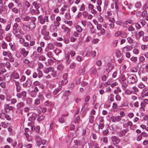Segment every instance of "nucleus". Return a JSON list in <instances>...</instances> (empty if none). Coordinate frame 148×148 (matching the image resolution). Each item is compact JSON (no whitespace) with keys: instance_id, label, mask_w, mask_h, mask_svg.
Returning a JSON list of instances; mask_svg holds the SVG:
<instances>
[{"instance_id":"41","label":"nucleus","mask_w":148,"mask_h":148,"mask_svg":"<svg viewBox=\"0 0 148 148\" xmlns=\"http://www.w3.org/2000/svg\"><path fill=\"white\" fill-rule=\"evenodd\" d=\"M38 99H39V100L41 101H42L44 99V96L43 95H42L41 94H39L38 95Z\"/></svg>"},{"instance_id":"50","label":"nucleus","mask_w":148,"mask_h":148,"mask_svg":"<svg viewBox=\"0 0 148 148\" xmlns=\"http://www.w3.org/2000/svg\"><path fill=\"white\" fill-rule=\"evenodd\" d=\"M135 26L137 29H139L141 28V26L138 23H135Z\"/></svg>"},{"instance_id":"26","label":"nucleus","mask_w":148,"mask_h":148,"mask_svg":"<svg viewBox=\"0 0 148 148\" xmlns=\"http://www.w3.org/2000/svg\"><path fill=\"white\" fill-rule=\"evenodd\" d=\"M65 17L66 19L68 20H69L71 18V16L69 13V12H66L65 15Z\"/></svg>"},{"instance_id":"19","label":"nucleus","mask_w":148,"mask_h":148,"mask_svg":"<svg viewBox=\"0 0 148 148\" xmlns=\"http://www.w3.org/2000/svg\"><path fill=\"white\" fill-rule=\"evenodd\" d=\"M32 5L34 6L35 8L36 9H38L40 6V4L39 3H37L36 1H34L32 3Z\"/></svg>"},{"instance_id":"23","label":"nucleus","mask_w":148,"mask_h":148,"mask_svg":"<svg viewBox=\"0 0 148 148\" xmlns=\"http://www.w3.org/2000/svg\"><path fill=\"white\" fill-rule=\"evenodd\" d=\"M23 29L25 31H29L30 30L29 29V25L23 24Z\"/></svg>"},{"instance_id":"9","label":"nucleus","mask_w":148,"mask_h":148,"mask_svg":"<svg viewBox=\"0 0 148 148\" xmlns=\"http://www.w3.org/2000/svg\"><path fill=\"white\" fill-rule=\"evenodd\" d=\"M63 77V79L61 81V84L62 85H65L68 82V80L66 79L67 74H64Z\"/></svg>"},{"instance_id":"35","label":"nucleus","mask_w":148,"mask_h":148,"mask_svg":"<svg viewBox=\"0 0 148 148\" xmlns=\"http://www.w3.org/2000/svg\"><path fill=\"white\" fill-rule=\"evenodd\" d=\"M26 103L28 104H30L32 102V99L30 98H27L26 100Z\"/></svg>"},{"instance_id":"37","label":"nucleus","mask_w":148,"mask_h":148,"mask_svg":"<svg viewBox=\"0 0 148 148\" xmlns=\"http://www.w3.org/2000/svg\"><path fill=\"white\" fill-rule=\"evenodd\" d=\"M38 68L39 69H41L43 68L44 65L41 62H39L38 63Z\"/></svg>"},{"instance_id":"36","label":"nucleus","mask_w":148,"mask_h":148,"mask_svg":"<svg viewBox=\"0 0 148 148\" xmlns=\"http://www.w3.org/2000/svg\"><path fill=\"white\" fill-rule=\"evenodd\" d=\"M12 11L15 13L17 14L18 13V10L16 7H14L11 9Z\"/></svg>"},{"instance_id":"21","label":"nucleus","mask_w":148,"mask_h":148,"mask_svg":"<svg viewBox=\"0 0 148 148\" xmlns=\"http://www.w3.org/2000/svg\"><path fill=\"white\" fill-rule=\"evenodd\" d=\"M121 92V90L119 87H117L114 91V93L116 95L119 94V92Z\"/></svg>"},{"instance_id":"8","label":"nucleus","mask_w":148,"mask_h":148,"mask_svg":"<svg viewBox=\"0 0 148 148\" xmlns=\"http://www.w3.org/2000/svg\"><path fill=\"white\" fill-rule=\"evenodd\" d=\"M32 84V82L30 79H28L25 84H23L24 87H29Z\"/></svg>"},{"instance_id":"4","label":"nucleus","mask_w":148,"mask_h":148,"mask_svg":"<svg viewBox=\"0 0 148 148\" xmlns=\"http://www.w3.org/2000/svg\"><path fill=\"white\" fill-rule=\"evenodd\" d=\"M36 17L34 16H32L30 17L29 16H26L22 18V19L24 21H28L31 20V21H34L35 20V19Z\"/></svg>"},{"instance_id":"20","label":"nucleus","mask_w":148,"mask_h":148,"mask_svg":"<svg viewBox=\"0 0 148 148\" xmlns=\"http://www.w3.org/2000/svg\"><path fill=\"white\" fill-rule=\"evenodd\" d=\"M88 103H85L84 104V106L82 109V110L84 109V110H88L89 109L88 108Z\"/></svg>"},{"instance_id":"39","label":"nucleus","mask_w":148,"mask_h":148,"mask_svg":"<svg viewBox=\"0 0 148 148\" xmlns=\"http://www.w3.org/2000/svg\"><path fill=\"white\" fill-rule=\"evenodd\" d=\"M99 129H102L103 128L104 126H105V124L104 123H99Z\"/></svg>"},{"instance_id":"2","label":"nucleus","mask_w":148,"mask_h":148,"mask_svg":"<svg viewBox=\"0 0 148 148\" xmlns=\"http://www.w3.org/2000/svg\"><path fill=\"white\" fill-rule=\"evenodd\" d=\"M38 19L40 23L41 24H44L45 22H47L49 21L48 16H47L43 17V16L40 15L38 16Z\"/></svg>"},{"instance_id":"55","label":"nucleus","mask_w":148,"mask_h":148,"mask_svg":"<svg viewBox=\"0 0 148 148\" xmlns=\"http://www.w3.org/2000/svg\"><path fill=\"white\" fill-rule=\"evenodd\" d=\"M148 8V3H146L143 7V9L145 10Z\"/></svg>"},{"instance_id":"14","label":"nucleus","mask_w":148,"mask_h":148,"mask_svg":"<svg viewBox=\"0 0 148 148\" xmlns=\"http://www.w3.org/2000/svg\"><path fill=\"white\" fill-rule=\"evenodd\" d=\"M25 103L23 102H20L18 103L16 105L17 108L18 109H21L22 107H24L25 106Z\"/></svg>"},{"instance_id":"62","label":"nucleus","mask_w":148,"mask_h":148,"mask_svg":"<svg viewBox=\"0 0 148 148\" xmlns=\"http://www.w3.org/2000/svg\"><path fill=\"white\" fill-rule=\"evenodd\" d=\"M46 40H48L50 39V36L49 35H45L43 37Z\"/></svg>"},{"instance_id":"42","label":"nucleus","mask_w":148,"mask_h":148,"mask_svg":"<svg viewBox=\"0 0 148 148\" xmlns=\"http://www.w3.org/2000/svg\"><path fill=\"white\" fill-rule=\"evenodd\" d=\"M12 1L18 5H20L21 3V0H12Z\"/></svg>"},{"instance_id":"12","label":"nucleus","mask_w":148,"mask_h":148,"mask_svg":"<svg viewBox=\"0 0 148 148\" xmlns=\"http://www.w3.org/2000/svg\"><path fill=\"white\" fill-rule=\"evenodd\" d=\"M20 53L23 54V57H25L28 55V51H26L24 48H23L21 49Z\"/></svg>"},{"instance_id":"18","label":"nucleus","mask_w":148,"mask_h":148,"mask_svg":"<svg viewBox=\"0 0 148 148\" xmlns=\"http://www.w3.org/2000/svg\"><path fill=\"white\" fill-rule=\"evenodd\" d=\"M12 77L15 79H18L19 78V74L17 73H14L12 75Z\"/></svg>"},{"instance_id":"11","label":"nucleus","mask_w":148,"mask_h":148,"mask_svg":"<svg viewBox=\"0 0 148 148\" xmlns=\"http://www.w3.org/2000/svg\"><path fill=\"white\" fill-rule=\"evenodd\" d=\"M38 116V115L35 113H33L31 116V117H29V120L31 121L34 120L36 119V118Z\"/></svg>"},{"instance_id":"7","label":"nucleus","mask_w":148,"mask_h":148,"mask_svg":"<svg viewBox=\"0 0 148 148\" xmlns=\"http://www.w3.org/2000/svg\"><path fill=\"white\" fill-rule=\"evenodd\" d=\"M54 71V69L52 67L45 68L44 69L43 72L45 73L48 74L50 72H53Z\"/></svg>"},{"instance_id":"10","label":"nucleus","mask_w":148,"mask_h":148,"mask_svg":"<svg viewBox=\"0 0 148 148\" xmlns=\"http://www.w3.org/2000/svg\"><path fill=\"white\" fill-rule=\"evenodd\" d=\"M7 13L6 8L5 7L1 6H0V14L3 15H4Z\"/></svg>"},{"instance_id":"28","label":"nucleus","mask_w":148,"mask_h":148,"mask_svg":"<svg viewBox=\"0 0 148 148\" xmlns=\"http://www.w3.org/2000/svg\"><path fill=\"white\" fill-rule=\"evenodd\" d=\"M37 72L38 73V77L39 78H40L42 77L43 75V74L42 71L39 70L38 69H37Z\"/></svg>"},{"instance_id":"49","label":"nucleus","mask_w":148,"mask_h":148,"mask_svg":"<svg viewBox=\"0 0 148 148\" xmlns=\"http://www.w3.org/2000/svg\"><path fill=\"white\" fill-rule=\"evenodd\" d=\"M76 66V64L75 63H72L70 64V67L71 69H73Z\"/></svg>"},{"instance_id":"43","label":"nucleus","mask_w":148,"mask_h":148,"mask_svg":"<svg viewBox=\"0 0 148 148\" xmlns=\"http://www.w3.org/2000/svg\"><path fill=\"white\" fill-rule=\"evenodd\" d=\"M145 86L141 83H139L138 87L140 88H143L145 87Z\"/></svg>"},{"instance_id":"5","label":"nucleus","mask_w":148,"mask_h":148,"mask_svg":"<svg viewBox=\"0 0 148 148\" xmlns=\"http://www.w3.org/2000/svg\"><path fill=\"white\" fill-rule=\"evenodd\" d=\"M17 93L16 94V96L19 98H22L26 97L27 94L26 92L25 91H23L21 92Z\"/></svg>"},{"instance_id":"48","label":"nucleus","mask_w":148,"mask_h":148,"mask_svg":"<svg viewBox=\"0 0 148 148\" xmlns=\"http://www.w3.org/2000/svg\"><path fill=\"white\" fill-rule=\"evenodd\" d=\"M70 31L69 28L67 27H65L64 29V32L66 33H69Z\"/></svg>"},{"instance_id":"31","label":"nucleus","mask_w":148,"mask_h":148,"mask_svg":"<svg viewBox=\"0 0 148 148\" xmlns=\"http://www.w3.org/2000/svg\"><path fill=\"white\" fill-rule=\"evenodd\" d=\"M76 29L77 31L78 32H81L82 31V28L79 25H77L76 27Z\"/></svg>"},{"instance_id":"38","label":"nucleus","mask_w":148,"mask_h":148,"mask_svg":"<svg viewBox=\"0 0 148 148\" xmlns=\"http://www.w3.org/2000/svg\"><path fill=\"white\" fill-rule=\"evenodd\" d=\"M14 4L12 2H10L9 3L8 7L9 9H12L14 7Z\"/></svg>"},{"instance_id":"29","label":"nucleus","mask_w":148,"mask_h":148,"mask_svg":"<svg viewBox=\"0 0 148 148\" xmlns=\"http://www.w3.org/2000/svg\"><path fill=\"white\" fill-rule=\"evenodd\" d=\"M38 60L41 61H44L46 60V58L44 56L41 55L38 57Z\"/></svg>"},{"instance_id":"25","label":"nucleus","mask_w":148,"mask_h":148,"mask_svg":"<svg viewBox=\"0 0 148 148\" xmlns=\"http://www.w3.org/2000/svg\"><path fill=\"white\" fill-rule=\"evenodd\" d=\"M4 35V32L3 30L2 29L0 30V40H2L3 39Z\"/></svg>"},{"instance_id":"51","label":"nucleus","mask_w":148,"mask_h":148,"mask_svg":"<svg viewBox=\"0 0 148 148\" xmlns=\"http://www.w3.org/2000/svg\"><path fill=\"white\" fill-rule=\"evenodd\" d=\"M127 23H128L130 24H132L133 22H132V20L130 19H128L126 20L125 21V24L126 25H127Z\"/></svg>"},{"instance_id":"61","label":"nucleus","mask_w":148,"mask_h":148,"mask_svg":"<svg viewBox=\"0 0 148 148\" xmlns=\"http://www.w3.org/2000/svg\"><path fill=\"white\" fill-rule=\"evenodd\" d=\"M127 34L125 32H124L121 34V36L123 38H125L126 37Z\"/></svg>"},{"instance_id":"64","label":"nucleus","mask_w":148,"mask_h":148,"mask_svg":"<svg viewBox=\"0 0 148 148\" xmlns=\"http://www.w3.org/2000/svg\"><path fill=\"white\" fill-rule=\"evenodd\" d=\"M143 40L144 42L148 41V36H143Z\"/></svg>"},{"instance_id":"60","label":"nucleus","mask_w":148,"mask_h":148,"mask_svg":"<svg viewBox=\"0 0 148 148\" xmlns=\"http://www.w3.org/2000/svg\"><path fill=\"white\" fill-rule=\"evenodd\" d=\"M58 121L61 123H63L65 122L64 119L62 117L59 118L58 119Z\"/></svg>"},{"instance_id":"63","label":"nucleus","mask_w":148,"mask_h":148,"mask_svg":"<svg viewBox=\"0 0 148 148\" xmlns=\"http://www.w3.org/2000/svg\"><path fill=\"white\" fill-rule=\"evenodd\" d=\"M147 11L145 10H144L143 11L142 14V16L143 17H145L146 16V15H147Z\"/></svg>"},{"instance_id":"44","label":"nucleus","mask_w":148,"mask_h":148,"mask_svg":"<svg viewBox=\"0 0 148 148\" xmlns=\"http://www.w3.org/2000/svg\"><path fill=\"white\" fill-rule=\"evenodd\" d=\"M30 12L32 15H36L35 10L33 9H31L30 10Z\"/></svg>"},{"instance_id":"27","label":"nucleus","mask_w":148,"mask_h":148,"mask_svg":"<svg viewBox=\"0 0 148 148\" xmlns=\"http://www.w3.org/2000/svg\"><path fill=\"white\" fill-rule=\"evenodd\" d=\"M47 47L49 49L52 50L53 49L54 45L52 43H49L48 44Z\"/></svg>"},{"instance_id":"52","label":"nucleus","mask_w":148,"mask_h":148,"mask_svg":"<svg viewBox=\"0 0 148 148\" xmlns=\"http://www.w3.org/2000/svg\"><path fill=\"white\" fill-rule=\"evenodd\" d=\"M41 34L44 36L47 35H48L49 34V32L47 31L43 32H41Z\"/></svg>"},{"instance_id":"53","label":"nucleus","mask_w":148,"mask_h":148,"mask_svg":"<svg viewBox=\"0 0 148 148\" xmlns=\"http://www.w3.org/2000/svg\"><path fill=\"white\" fill-rule=\"evenodd\" d=\"M55 53L57 55H58L61 52V50L58 49H56L55 50Z\"/></svg>"},{"instance_id":"54","label":"nucleus","mask_w":148,"mask_h":148,"mask_svg":"<svg viewBox=\"0 0 148 148\" xmlns=\"http://www.w3.org/2000/svg\"><path fill=\"white\" fill-rule=\"evenodd\" d=\"M130 71L131 72H132V73H136L137 72V69L135 67H134L133 68H132L131 70Z\"/></svg>"},{"instance_id":"6","label":"nucleus","mask_w":148,"mask_h":148,"mask_svg":"<svg viewBox=\"0 0 148 148\" xmlns=\"http://www.w3.org/2000/svg\"><path fill=\"white\" fill-rule=\"evenodd\" d=\"M13 33L14 34L18 32H19V29L18 24L15 23L13 26Z\"/></svg>"},{"instance_id":"34","label":"nucleus","mask_w":148,"mask_h":148,"mask_svg":"<svg viewBox=\"0 0 148 148\" xmlns=\"http://www.w3.org/2000/svg\"><path fill=\"white\" fill-rule=\"evenodd\" d=\"M135 7L137 8H140L141 6V4L140 2H137L135 5Z\"/></svg>"},{"instance_id":"32","label":"nucleus","mask_w":148,"mask_h":148,"mask_svg":"<svg viewBox=\"0 0 148 148\" xmlns=\"http://www.w3.org/2000/svg\"><path fill=\"white\" fill-rule=\"evenodd\" d=\"M38 117H37V120L38 121L43 120L45 117V116L43 115H41L40 116L38 115Z\"/></svg>"},{"instance_id":"58","label":"nucleus","mask_w":148,"mask_h":148,"mask_svg":"<svg viewBox=\"0 0 148 148\" xmlns=\"http://www.w3.org/2000/svg\"><path fill=\"white\" fill-rule=\"evenodd\" d=\"M64 22L65 24H68L70 26H71L72 24V22L71 21H64Z\"/></svg>"},{"instance_id":"1","label":"nucleus","mask_w":148,"mask_h":148,"mask_svg":"<svg viewBox=\"0 0 148 148\" xmlns=\"http://www.w3.org/2000/svg\"><path fill=\"white\" fill-rule=\"evenodd\" d=\"M127 82L130 84H134L138 81L137 77L136 75L131 74L129 75L127 78Z\"/></svg>"},{"instance_id":"24","label":"nucleus","mask_w":148,"mask_h":148,"mask_svg":"<svg viewBox=\"0 0 148 148\" xmlns=\"http://www.w3.org/2000/svg\"><path fill=\"white\" fill-rule=\"evenodd\" d=\"M108 70L110 72L113 68V65L110 63H108Z\"/></svg>"},{"instance_id":"46","label":"nucleus","mask_w":148,"mask_h":148,"mask_svg":"<svg viewBox=\"0 0 148 148\" xmlns=\"http://www.w3.org/2000/svg\"><path fill=\"white\" fill-rule=\"evenodd\" d=\"M130 59L132 61L136 62L137 60V58L136 57L132 56Z\"/></svg>"},{"instance_id":"45","label":"nucleus","mask_w":148,"mask_h":148,"mask_svg":"<svg viewBox=\"0 0 148 148\" xmlns=\"http://www.w3.org/2000/svg\"><path fill=\"white\" fill-rule=\"evenodd\" d=\"M30 95L32 97H35L37 95V93L32 90L30 92Z\"/></svg>"},{"instance_id":"40","label":"nucleus","mask_w":148,"mask_h":148,"mask_svg":"<svg viewBox=\"0 0 148 148\" xmlns=\"http://www.w3.org/2000/svg\"><path fill=\"white\" fill-rule=\"evenodd\" d=\"M2 48L3 49H6L7 47V45L4 41H3L2 43Z\"/></svg>"},{"instance_id":"59","label":"nucleus","mask_w":148,"mask_h":148,"mask_svg":"<svg viewBox=\"0 0 148 148\" xmlns=\"http://www.w3.org/2000/svg\"><path fill=\"white\" fill-rule=\"evenodd\" d=\"M76 59L78 61L80 62L83 60V58L82 56H79L76 57Z\"/></svg>"},{"instance_id":"15","label":"nucleus","mask_w":148,"mask_h":148,"mask_svg":"<svg viewBox=\"0 0 148 148\" xmlns=\"http://www.w3.org/2000/svg\"><path fill=\"white\" fill-rule=\"evenodd\" d=\"M111 140L113 142H115V143L118 144L120 142V140L117 139V137L115 136H113L111 137Z\"/></svg>"},{"instance_id":"22","label":"nucleus","mask_w":148,"mask_h":148,"mask_svg":"<svg viewBox=\"0 0 148 148\" xmlns=\"http://www.w3.org/2000/svg\"><path fill=\"white\" fill-rule=\"evenodd\" d=\"M95 117L93 116L90 115L89 116V122L90 124L94 122Z\"/></svg>"},{"instance_id":"33","label":"nucleus","mask_w":148,"mask_h":148,"mask_svg":"<svg viewBox=\"0 0 148 148\" xmlns=\"http://www.w3.org/2000/svg\"><path fill=\"white\" fill-rule=\"evenodd\" d=\"M98 120L99 121V123H104V117L101 116H99L98 118Z\"/></svg>"},{"instance_id":"13","label":"nucleus","mask_w":148,"mask_h":148,"mask_svg":"<svg viewBox=\"0 0 148 148\" xmlns=\"http://www.w3.org/2000/svg\"><path fill=\"white\" fill-rule=\"evenodd\" d=\"M61 89V86H59L58 87L55 89L53 92V94L54 95H56Z\"/></svg>"},{"instance_id":"17","label":"nucleus","mask_w":148,"mask_h":148,"mask_svg":"<svg viewBox=\"0 0 148 148\" xmlns=\"http://www.w3.org/2000/svg\"><path fill=\"white\" fill-rule=\"evenodd\" d=\"M128 131V129H126L121 131L119 133L120 136H125Z\"/></svg>"},{"instance_id":"3","label":"nucleus","mask_w":148,"mask_h":148,"mask_svg":"<svg viewBox=\"0 0 148 148\" xmlns=\"http://www.w3.org/2000/svg\"><path fill=\"white\" fill-rule=\"evenodd\" d=\"M36 18L35 19L34 21H31V22H30L29 23L28 25L29 29V30H30L34 29L36 27V25L35 22L36 21Z\"/></svg>"},{"instance_id":"16","label":"nucleus","mask_w":148,"mask_h":148,"mask_svg":"<svg viewBox=\"0 0 148 148\" xmlns=\"http://www.w3.org/2000/svg\"><path fill=\"white\" fill-rule=\"evenodd\" d=\"M93 129L97 132H99V129L98 123H95L93 125Z\"/></svg>"},{"instance_id":"47","label":"nucleus","mask_w":148,"mask_h":148,"mask_svg":"<svg viewBox=\"0 0 148 148\" xmlns=\"http://www.w3.org/2000/svg\"><path fill=\"white\" fill-rule=\"evenodd\" d=\"M40 103V100L39 99L37 98L34 100V103L36 105H38Z\"/></svg>"},{"instance_id":"56","label":"nucleus","mask_w":148,"mask_h":148,"mask_svg":"<svg viewBox=\"0 0 148 148\" xmlns=\"http://www.w3.org/2000/svg\"><path fill=\"white\" fill-rule=\"evenodd\" d=\"M97 72V70L95 68H94L92 69L91 71V73L94 75H95Z\"/></svg>"},{"instance_id":"57","label":"nucleus","mask_w":148,"mask_h":148,"mask_svg":"<svg viewBox=\"0 0 148 148\" xmlns=\"http://www.w3.org/2000/svg\"><path fill=\"white\" fill-rule=\"evenodd\" d=\"M80 117L78 116L75 119L74 121V122L75 123H78L79 122V121L80 120Z\"/></svg>"},{"instance_id":"30","label":"nucleus","mask_w":148,"mask_h":148,"mask_svg":"<svg viewBox=\"0 0 148 148\" xmlns=\"http://www.w3.org/2000/svg\"><path fill=\"white\" fill-rule=\"evenodd\" d=\"M52 103L51 102L47 101L45 103L44 105L45 106H50L52 105Z\"/></svg>"}]
</instances>
